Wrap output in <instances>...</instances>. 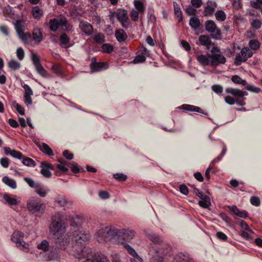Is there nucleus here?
Wrapping results in <instances>:
<instances>
[{"label": "nucleus", "mask_w": 262, "mask_h": 262, "mask_svg": "<svg viewBox=\"0 0 262 262\" xmlns=\"http://www.w3.org/2000/svg\"><path fill=\"white\" fill-rule=\"evenodd\" d=\"M67 220V215L61 212H55L51 217L49 227L50 233L61 247L69 243L68 239L64 237L67 231L66 224Z\"/></svg>", "instance_id": "nucleus-1"}, {"label": "nucleus", "mask_w": 262, "mask_h": 262, "mask_svg": "<svg viewBox=\"0 0 262 262\" xmlns=\"http://www.w3.org/2000/svg\"><path fill=\"white\" fill-rule=\"evenodd\" d=\"M118 233L119 229L115 226L111 225L97 230L95 237L99 242H110L115 238L118 239Z\"/></svg>", "instance_id": "nucleus-2"}, {"label": "nucleus", "mask_w": 262, "mask_h": 262, "mask_svg": "<svg viewBox=\"0 0 262 262\" xmlns=\"http://www.w3.org/2000/svg\"><path fill=\"white\" fill-rule=\"evenodd\" d=\"M71 225L73 226V228L71 230L72 240L77 245L82 246L89 241L91 236L88 232L72 222H71Z\"/></svg>", "instance_id": "nucleus-3"}, {"label": "nucleus", "mask_w": 262, "mask_h": 262, "mask_svg": "<svg viewBox=\"0 0 262 262\" xmlns=\"http://www.w3.org/2000/svg\"><path fill=\"white\" fill-rule=\"evenodd\" d=\"M49 26L50 30L54 32L56 31L59 28H61L64 31H69L71 28V25L68 22L67 18L62 15L56 18L50 19Z\"/></svg>", "instance_id": "nucleus-4"}, {"label": "nucleus", "mask_w": 262, "mask_h": 262, "mask_svg": "<svg viewBox=\"0 0 262 262\" xmlns=\"http://www.w3.org/2000/svg\"><path fill=\"white\" fill-rule=\"evenodd\" d=\"M27 209L32 213L42 214L46 209V204L38 199L31 198L27 203Z\"/></svg>", "instance_id": "nucleus-5"}, {"label": "nucleus", "mask_w": 262, "mask_h": 262, "mask_svg": "<svg viewBox=\"0 0 262 262\" xmlns=\"http://www.w3.org/2000/svg\"><path fill=\"white\" fill-rule=\"evenodd\" d=\"M24 234L19 231H15L12 236V241L16 244L17 248L23 250L25 252H28L29 250V245L26 243L24 240Z\"/></svg>", "instance_id": "nucleus-6"}, {"label": "nucleus", "mask_w": 262, "mask_h": 262, "mask_svg": "<svg viewBox=\"0 0 262 262\" xmlns=\"http://www.w3.org/2000/svg\"><path fill=\"white\" fill-rule=\"evenodd\" d=\"M205 30L215 39H219L221 37V31L213 20H209L205 22Z\"/></svg>", "instance_id": "nucleus-7"}, {"label": "nucleus", "mask_w": 262, "mask_h": 262, "mask_svg": "<svg viewBox=\"0 0 262 262\" xmlns=\"http://www.w3.org/2000/svg\"><path fill=\"white\" fill-rule=\"evenodd\" d=\"M253 55L252 51L248 47L243 48L241 51V54L236 55L235 64L239 66L242 62L246 61L248 58Z\"/></svg>", "instance_id": "nucleus-8"}, {"label": "nucleus", "mask_w": 262, "mask_h": 262, "mask_svg": "<svg viewBox=\"0 0 262 262\" xmlns=\"http://www.w3.org/2000/svg\"><path fill=\"white\" fill-rule=\"evenodd\" d=\"M116 16L123 28H128L129 27L128 15L126 10L123 9L118 10L116 12Z\"/></svg>", "instance_id": "nucleus-9"}, {"label": "nucleus", "mask_w": 262, "mask_h": 262, "mask_svg": "<svg viewBox=\"0 0 262 262\" xmlns=\"http://www.w3.org/2000/svg\"><path fill=\"white\" fill-rule=\"evenodd\" d=\"M135 231L129 228L119 229L118 239L120 238L127 242L133 239Z\"/></svg>", "instance_id": "nucleus-10"}, {"label": "nucleus", "mask_w": 262, "mask_h": 262, "mask_svg": "<svg viewBox=\"0 0 262 262\" xmlns=\"http://www.w3.org/2000/svg\"><path fill=\"white\" fill-rule=\"evenodd\" d=\"M194 190L195 193L201 199L199 202V205L204 208H208L211 205L210 198L207 195L204 194L198 189L194 188Z\"/></svg>", "instance_id": "nucleus-11"}, {"label": "nucleus", "mask_w": 262, "mask_h": 262, "mask_svg": "<svg viewBox=\"0 0 262 262\" xmlns=\"http://www.w3.org/2000/svg\"><path fill=\"white\" fill-rule=\"evenodd\" d=\"M23 87L24 89V102L27 105H31L32 104L31 96L33 94V91L31 88L26 84H24Z\"/></svg>", "instance_id": "nucleus-12"}, {"label": "nucleus", "mask_w": 262, "mask_h": 262, "mask_svg": "<svg viewBox=\"0 0 262 262\" xmlns=\"http://www.w3.org/2000/svg\"><path fill=\"white\" fill-rule=\"evenodd\" d=\"M211 56V65L213 67H216L219 64H224L226 60L225 57L220 54L212 53Z\"/></svg>", "instance_id": "nucleus-13"}, {"label": "nucleus", "mask_w": 262, "mask_h": 262, "mask_svg": "<svg viewBox=\"0 0 262 262\" xmlns=\"http://www.w3.org/2000/svg\"><path fill=\"white\" fill-rule=\"evenodd\" d=\"M41 173L46 178H50L51 176V172L49 169H53V165L47 162H42L41 163Z\"/></svg>", "instance_id": "nucleus-14"}, {"label": "nucleus", "mask_w": 262, "mask_h": 262, "mask_svg": "<svg viewBox=\"0 0 262 262\" xmlns=\"http://www.w3.org/2000/svg\"><path fill=\"white\" fill-rule=\"evenodd\" d=\"M197 61L202 66H208L211 64V56L210 54H207L206 55H198L196 56Z\"/></svg>", "instance_id": "nucleus-15"}, {"label": "nucleus", "mask_w": 262, "mask_h": 262, "mask_svg": "<svg viewBox=\"0 0 262 262\" xmlns=\"http://www.w3.org/2000/svg\"><path fill=\"white\" fill-rule=\"evenodd\" d=\"M125 248L127 252L133 256V258L130 259L131 262H142V258L137 254L135 250L129 245H125Z\"/></svg>", "instance_id": "nucleus-16"}, {"label": "nucleus", "mask_w": 262, "mask_h": 262, "mask_svg": "<svg viewBox=\"0 0 262 262\" xmlns=\"http://www.w3.org/2000/svg\"><path fill=\"white\" fill-rule=\"evenodd\" d=\"M226 92L238 98H241L247 95V93L246 92L232 88H227L226 89Z\"/></svg>", "instance_id": "nucleus-17"}, {"label": "nucleus", "mask_w": 262, "mask_h": 262, "mask_svg": "<svg viewBox=\"0 0 262 262\" xmlns=\"http://www.w3.org/2000/svg\"><path fill=\"white\" fill-rule=\"evenodd\" d=\"M81 30L86 34L90 35L93 32V26L88 22L81 21L79 24Z\"/></svg>", "instance_id": "nucleus-18"}, {"label": "nucleus", "mask_w": 262, "mask_h": 262, "mask_svg": "<svg viewBox=\"0 0 262 262\" xmlns=\"http://www.w3.org/2000/svg\"><path fill=\"white\" fill-rule=\"evenodd\" d=\"M199 41L201 45L206 47L207 49H209L213 45L210 37L207 35H200Z\"/></svg>", "instance_id": "nucleus-19"}, {"label": "nucleus", "mask_w": 262, "mask_h": 262, "mask_svg": "<svg viewBox=\"0 0 262 262\" xmlns=\"http://www.w3.org/2000/svg\"><path fill=\"white\" fill-rule=\"evenodd\" d=\"M3 199L5 201V203L7 204L9 206H16L18 203V202L15 196L10 195L7 193H5L3 195Z\"/></svg>", "instance_id": "nucleus-20"}, {"label": "nucleus", "mask_w": 262, "mask_h": 262, "mask_svg": "<svg viewBox=\"0 0 262 262\" xmlns=\"http://www.w3.org/2000/svg\"><path fill=\"white\" fill-rule=\"evenodd\" d=\"M4 152L6 155H10L14 158L21 159L23 158L22 154L16 150L11 149L10 147H6L4 148Z\"/></svg>", "instance_id": "nucleus-21"}, {"label": "nucleus", "mask_w": 262, "mask_h": 262, "mask_svg": "<svg viewBox=\"0 0 262 262\" xmlns=\"http://www.w3.org/2000/svg\"><path fill=\"white\" fill-rule=\"evenodd\" d=\"M230 211L232 212L235 215L241 218H246L247 217V213L245 210H239L236 206L233 205L228 207Z\"/></svg>", "instance_id": "nucleus-22"}, {"label": "nucleus", "mask_w": 262, "mask_h": 262, "mask_svg": "<svg viewBox=\"0 0 262 262\" xmlns=\"http://www.w3.org/2000/svg\"><path fill=\"white\" fill-rule=\"evenodd\" d=\"M167 249L165 250H163L162 248H159L156 250V252L158 255L153 258L151 262H162V257L163 256L167 254Z\"/></svg>", "instance_id": "nucleus-23"}, {"label": "nucleus", "mask_w": 262, "mask_h": 262, "mask_svg": "<svg viewBox=\"0 0 262 262\" xmlns=\"http://www.w3.org/2000/svg\"><path fill=\"white\" fill-rule=\"evenodd\" d=\"M55 202L61 206H66L67 205H71L72 201L62 195H58L55 199Z\"/></svg>", "instance_id": "nucleus-24"}, {"label": "nucleus", "mask_w": 262, "mask_h": 262, "mask_svg": "<svg viewBox=\"0 0 262 262\" xmlns=\"http://www.w3.org/2000/svg\"><path fill=\"white\" fill-rule=\"evenodd\" d=\"M191 259L189 256L184 253H179L175 257L174 262H191Z\"/></svg>", "instance_id": "nucleus-25"}, {"label": "nucleus", "mask_w": 262, "mask_h": 262, "mask_svg": "<svg viewBox=\"0 0 262 262\" xmlns=\"http://www.w3.org/2000/svg\"><path fill=\"white\" fill-rule=\"evenodd\" d=\"M42 39V34L39 28H35L33 32V40L36 43H40Z\"/></svg>", "instance_id": "nucleus-26"}, {"label": "nucleus", "mask_w": 262, "mask_h": 262, "mask_svg": "<svg viewBox=\"0 0 262 262\" xmlns=\"http://www.w3.org/2000/svg\"><path fill=\"white\" fill-rule=\"evenodd\" d=\"M189 24L190 26L195 30H198L201 25L199 18L195 16H193L190 18Z\"/></svg>", "instance_id": "nucleus-27"}, {"label": "nucleus", "mask_w": 262, "mask_h": 262, "mask_svg": "<svg viewBox=\"0 0 262 262\" xmlns=\"http://www.w3.org/2000/svg\"><path fill=\"white\" fill-rule=\"evenodd\" d=\"M2 181L12 189H15L16 188L17 185L15 181L12 179L9 178L7 176L4 177L2 179Z\"/></svg>", "instance_id": "nucleus-28"}, {"label": "nucleus", "mask_w": 262, "mask_h": 262, "mask_svg": "<svg viewBox=\"0 0 262 262\" xmlns=\"http://www.w3.org/2000/svg\"><path fill=\"white\" fill-rule=\"evenodd\" d=\"M108 68L107 64L105 62H98L91 65V69L93 72L99 71Z\"/></svg>", "instance_id": "nucleus-29"}, {"label": "nucleus", "mask_w": 262, "mask_h": 262, "mask_svg": "<svg viewBox=\"0 0 262 262\" xmlns=\"http://www.w3.org/2000/svg\"><path fill=\"white\" fill-rule=\"evenodd\" d=\"M115 36L117 40L119 42L125 40L127 37L126 33L122 29H118L116 30Z\"/></svg>", "instance_id": "nucleus-30"}, {"label": "nucleus", "mask_w": 262, "mask_h": 262, "mask_svg": "<svg viewBox=\"0 0 262 262\" xmlns=\"http://www.w3.org/2000/svg\"><path fill=\"white\" fill-rule=\"evenodd\" d=\"M182 107L183 109L186 111L195 112L202 114L204 113L203 110L198 106H195L189 104H183L182 105Z\"/></svg>", "instance_id": "nucleus-31"}, {"label": "nucleus", "mask_w": 262, "mask_h": 262, "mask_svg": "<svg viewBox=\"0 0 262 262\" xmlns=\"http://www.w3.org/2000/svg\"><path fill=\"white\" fill-rule=\"evenodd\" d=\"M38 146L40 149L47 155L49 156H52L53 155L52 149L46 143H42Z\"/></svg>", "instance_id": "nucleus-32"}, {"label": "nucleus", "mask_w": 262, "mask_h": 262, "mask_svg": "<svg viewBox=\"0 0 262 262\" xmlns=\"http://www.w3.org/2000/svg\"><path fill=\"white\" fill-rule=\"evenodd\" d=\"M50 191L48 188H45L41 186L40 184L35 189V192L41 197H45L47 194Z\"/></svg>", "instance_id": "nucleus-33"}, {"label": "nucleus", "mask_w": 262, "mask_h": 262, "mask_svg": "<svg viewBox=\"0 0 262 262\" xmlns=\"http://www.w3.org/2000/svg\"><path fill=\"white\" fill-rule=\"evenodd\" d=\"M174 14L178 19L179 21H181L183 19V15L180 8L176 2H173Z\"/></svg>", "instance_id": "nucleus-34"}, {"label": "nucleus", "mask_w": 262, "mask_h": 262, "mask_svg": "<svg viewBox=\"0 0 262 262\" xmlns=\"http://www.w3.org/2000/svg\"><path fill=\"white\" fill-rule=\"evenodd\" d=\"M134 6L137 9L136 11L140 13H143L145 11V7L142 2L139 0H135L134 2Z\"/></svg>", "instance_id": "nucleus-35"}, {"label": "nucleus", "mask_w": 262, "mask_h": 262, "mask_svg": "<svg viewBox=\"0 0 262 262\" xmlns=\"http://www.w3.org/2000/svg\"><path fill=\"white\" fill-rule=\"evenodd\" d=\"M32 13L33 17L35 18H39L42 16L43 12L38 6H35L33 8Z\"/></svg>", "instance_id": "nucleus-36"}, {"label": "nucleus", "mask_w": 262, "mask_h": 262, "mask_svg": "<svg viewBox=\"0 0 262 262\" xmlns=\"http://www.w3.org/2000/svg\"><path fill=\"white\" fill-rule=\"evenodd\" d=\"M225 102L230 105H233L234 103H236L238 105L242 106L245 104V103L244 101H242L241 102H236L235 99L229 96H226L225 98Z\"/></svg>", "instance_id": "nucleus-37"}, {"label": "nucleus", "mask_w": 262, "mask_h": 262, "mask_svg": "<svg viewBox=\"0 0 262 262\" xmlns=\"http://www.w3.org/2000/svg\"><path fill=\"white\" fill-rule=\"evenodd\" d=\"M260 45V42L256 39L250 40L249 42V46L251 50H257L259 48Z\"/></svg>", "instance_id": "nucleus-38"}, {"label": "nucleus", "mask_w": 262, "mask_h": 262, "mask_svg": "<svg viewBox=\"0 0 262 262\" xmlns=\"http://www.w3.org/2000/svg\"><path fill=\"white\" fill-rule=\"evenodd\" d=\"M231 80L233 82L236 84H241L243 86H245L247 84L246 80L242 79L238 75H233L231 77Z\"/></svg>", "instance_id": "nucleus-39"}, {"label": "nucleus", "mask_w": 262, "mask_h": 262, "mask_svg": "<svg viewBox=\"0 0 262 262\" xmlns=\"http://www.w3.org/2000/svg\"><path fill=\"white\" fill-rule=\"evenodd\" d=\"M19 37L25 42H28L31 38V35L28 32H24V31L17 33Z\"/></svg>", "instance_id": "nucleus-40"}, {"label": "nucleus", "mask_w": 262, "mask_h": 262, "mask_svg": "<svg viewBox=\"0 0 262 262\" xmlns=\"http://www.w3.org/2000/svg\"><path fill=\"white\" fill-rule=\"evenodd\" d=\"M14 26L17 33L24 31V25L23 20L21 19L17 20L14 23Z\"/></svg>", "instance_id": "nucleus-41"}, {"label": "nucleus", "mask_w": 262, "mask_h": 262, "mask_svg": "<svg viewBox=\"0 0 262 262\" xmlns=\"http://www.w3.org/2000/svg\"><path fill=\"white\" fill-rule=\"evenodd\" d=\"M24 180L29 185V186L32 188H34L36 189L40 184L39 183L35 182L32 179L28 177L24 178Z\"/></svg>", "instance_id": "nucleus-42"}, {"label": "nucleus", "mask_w": 262, "mask_h": 262, "mask_svg": "<svg viewBox=\"0 0 262 262\" xmlns=\"http://www.w3.org/2000/svg\"><path fill=\"white\" fill-rule=\"evenodd\" d=\"M216 19L221 21H224L226 18L225 13L222 10H218L215 13Z\"/></svg>", "instance_id": "nucleus-43"}, {"label": "nucleus", "mask_w": 262, "mask_h": 262, "mask_svg": "<svg viewBox=\"0 0 262 262\" xmlns=\"http://www.w3.org/2000/svg\"><path fill=\"white\" fill-rule=\"evenodd\" d=\"M37 248L44 252L47 251L49 248V242L46 240H43L37 245Z\"/></svg>", "instance_id": "nucleus-44"}, {"label": "nucleus", "mask_w": 262, "mask_h": 262, "mask_svg": "<svg viewBox=\"0 0 262 262\" xmlns=\"http://www.w3.org/2000/svg\"><path fill=\"white\" fill-rule=\"evenodd\" d=\"M8 66L13 70H16L19 69L20 64L19 62L14 60H11L8 62Z\"/></svg>", "instance_id": "nucleus-45"}, {"label": "nucleus", "mask_w": 262, "mask_h": 262, "mask_svg": "<svg viewBox=\"0 0 262 262\" xmlns=\"http://www.w3.org/2000/svg\"><path fill=\"white\" fill-rule=\"evenodd\" d=\"M214 12V8L212 6L208 5L205 7L204 14L206 16H211Z\"/></svg>", "instance_id": "nucleus-46"}, {"label": "nucleus", "mask_w": 262, "mask_h": 262, "mask_svg": "<svg viewBox=\"0 0 262 262\" xmlns=\"http://www.w3.org/2000/svg\"><path fill=\"white\" fill-rule=\"evenodd\" d=\"M36 70L39 74L43 77H46L48 76V73L41 64L35 67Z\"/></svg>", "instance_id": "nucleus-47"}, {"label": "nucleus", "mask_w": 262, "mask_h": 262, "mask_svg": "<svg viewBox=\"0 0 262 262\" xmlns=\"http://www.w3.org/2000/svg\"><path fill=\"white\" fill-rule=\"evenodd\" d=\"M22 163L27 166H34L35 165L34 160L30 158H24Z\"/></svg>", "instance_id": "nucleus-48"}, {"label": "nucleus", "mask_w": 262, "mask_h": 262, "mask_svg": "<svg viewBox=\"0 0 262 262\" xmlns=\"http://www.w3.org/2000/svg\"><path fill=\"white\" fill-rule=\"evenodd\" d=\"M250 203L252 205L258 207L260 205V200L258 197L253 196L250 199Z\"/></svg>", "instance_id": "nucleus-49"}, {"label": "nucleus", "mask_w": 262, "mask_h": 262, "mask_svg": "<svg viewBox=\"0 0 262 262\" xmlns=\"http://www.w3.org/2000/svg\"><path fill=\"white\" fill-rule=\"evenodd\" d=\"M251 26L256 29H259L261 28V23L259 19H254L251 23Z\"/></svg>", "instance_id": "nucleus-50"}, {"label": "nucleus", "mask_w": 262, "mask_h": 262, "mask_svg": "<svg viewBox=\"0 0 262 262\" xmlns=\"http://www.w3.org/2000/svg\"><path fill=\"white\" fill-rule=\"evenodd\" d=\"M139 12L134 9L132 10L130 12V17L131 19L134 21H137L139 18Z\"/></svg>", "instance_id": "nucleus-51"}, {"label": "nucleus", "mask_w": 262, "mask_h": 262, "mask_svg": "<svg viewBox=\"0 0 262 262\" xmlns=\"http://www.w3.org/2000/svg\"><path fill=\"white\" fill-rule=\"evenodd\" d=\"M103 52L107 53H111L113 49V46L108 43H104L102 46Z\"/></svg>", "instance_id": "nucleus-52"}, {"label": "nucleus", "mask_w": 262, "mask_h": 262, "mask_svg": "<svg viewBox=\"0 0 262 262\" xmlns=\"http://www.w3.org/2000/svg\"><path fill=\"white\" fill-rule=\"evenodd\" d=\"M60 40L62 45H67L70 42V38L65 33L60 35Z\"/></svg>", "instance_id": "nucleus-53"}, {"label": "nucleus", "mask_w": 262, "mask_h": 262, "mask_svg": "<svg viewBox=\"0 0 262 262\" xmlns=\"http://www.w3.org/2000/svg\"><path fill=\"white\" fill-rule=\"evenodd\" d=\"M253 233H254L252 231V232H250L248 231L243 230L242 231L241 235L242 237L246 239H249L251 238V235L253 234Z\"/></svg>", "instance_id": "nucleus-54"}, {"label": "nucleus", "mask_w": 262, "mask_h": 262, "mask_svg": "<svg viewBox=\"0 0 262 262\" xmlns=\"http://www.w3.org/2000/svg\"><path fill=\"white\" fill-rule=\"evenodd\" d=\"M32 60L33 61V62L35 67H36V66H38L41 64V63L40 62V59H39L38 56L35 53H33L32 54Z\"/></svg>", "instance_id": "nucleus-55"}, {"label": "nucleus", "mask_w": 262, "mask_h": 262, "mask_svg": "<svg viewBox=\"0 0 262 262\" xmlns=\"http://www.w3.org/2000/svg\"><path fill=\"white\" fill-rule=\"evenodd\" d=\"M114 177L119 181H125L127 179V176L123 173H117L114 174Z\"/></svg>", "instance_id": "nucleus-56"}, {"label": "nucleus", "mask_w": 262, "mask_h": 262, "mask_svg": "<svg viewBox=\"0 0 262 262\" xmlns=\"http://www.w3.org/2000/svg\"><path fill=\"white\" fill-rule=\"evenodd\" d=\"M146 60L145 57L143 55H139L136 57L134 59V63H138L145 61Z\"/></svg>", "instance_id": "nucleus-57"}, {"label": "nucleus", "mask_w": 262, "mask_h": 262, "mask_svg": "<svg viewBox=\"0 0 262 262\" xmlns=\"http://www.w3.org/2000/svg\"><path fill=\"white\" fill-rule=\"evenodd\" d=\"M17 57L19 60H23L24 58L25 52L21 48H19L16 50Z\"/></svg>", "instance_id": "nucleus-58"}, {"label": "nucleus", "mask_w": 262, "mask_h": 262, "mask_svg": "<svg viewBox=\"0 0 262 262\" xmlns=\"http://www.w3.org/2000/svg\"><path fill=\"white\" fill-rule=\"evenodd\" d=\"M246 89L248 91H251V92H254L255 93H258L260 92V89H259L258 88L255 87L252 85H247L246 86Z\"/></svg>", "instance_id": "nucleus-59"}, {"label": "nucleus", "mask_w": 262, "mask_h": 262, "mask_svg": "<svg viewBox=\"0 0 262 262\" xmlns=\"http://www.w3.org/2000/svg\"><path fill=\"white\" fill-rule=\"evenodd\" d=\"M212 90L217 94H221L223 92V87L220 85H213L212 86Z\"/></svg>", "instance_id": "nucleus-60"}, {"label": "nucleus", "mask_w": 262, "mask_h": 262, "mask_svg": "<svg viewBox=\"0 0 262 262\" xmlns=\"http://www.w3.org/2000/svg\"><path fill=\"white\" fill-rule=\"evenodd\" d=\"M14 106L16 108L17 111L21 115H24L25 114L24 108L20 105L18 103L14 102Z\"/></svg>", "instance_id": "nucleus-61"}, {"label": "nucleus", "mask_w": 262, "mask_h": 262, "mask_svg": "<svg viewBox=\"0 0 262 262\" xmlns=\"http://www.w3.org/2000/svg\"><path fill=\"white\" fill-rule=\"evenodd\" d=\"M70 168L72 169V171L75 173H78L80 170V166L77 163H72Z\"/></svg>", "instance_id": "nucleus-62"}, {"label": "nucleus", "mask_w": 262, "mask_h": 262, "mask_svg": "<svg viewBox=\"0 0 262 262\" xmlns=\"http://www.w3.org/2000/svg\"><path fill=\"white\" fill-rule=\"evenodd\" d=\"M186 12L189 15H195L196 12V9L191 6H189L186 9Z\"/></svg>", "instance_id": "nucleus-63"}, {"label": "nucleus", "mask_w": 262, "mask_h": 262, "mask_svg": "<svg viewBox=\"0 0 262 262\" xmlns=\"http://www.w3.org/2000/svg\"><path fill=\"white\" fill-rule=\"evenodd\" d=\"M240 226L243 230H246L250 232H252V230L250 229L248 224L244 221H241L240 222Z\"/></svg>", "instance_id": "nucleus-64"}]
</instances>
